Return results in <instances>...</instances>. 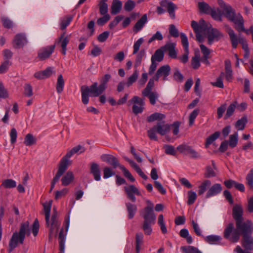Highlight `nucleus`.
I'll use <instances>...</instances> for the list:
<instances>
[{"mask_svg":"<svg viewBox=\"0 0 253 253\" xmlns=\"http://www.w3.org/2000/svg\"><path fill=\"white\" fill-rule=\"evenodd\" d=\"M237 105V102L235 101L229 106L224 118L225 120L227 119L233 115L235 111V108H236Z\"/></svg>","mask_w":253,"mask_h":253,"instance_id":"obj_38","label":"nucleus"},{"mask_svg":"<svg viewBox=\"0 0 253 253\" xmlns=\"http://www.w3.org/2000/svg\"><path fill=\"white\" fill-rule=\"evenodd\" d=\"M197 196L195 192L192 190L187 192V204L191 205L193 204L197 199Z\"/></svg>","mask_w":253,"mask_h":253,"instance_id":"obj_48","label":"nucleus"},{"mask_svg":"<svg viewBox=\"0 0 253 253\" xmlns=\"http://www.w3.org/2000/svg\"><path fill=\"white\" fill-rule=\"evenodd\" d=\"M169 33L171 36L174 38H177L179 36L178 31L173 24L169 25Z\"/></svg>","mask_w":253,"mask_h":253,"instance_id":"obj_63","label":"nucleus"},{"mask_svg":"<svg viewBox=\"0 0 253 253\" xmlns=\"http://www.w3.org/2000/svg\"><path fill=\"white\" fill-rule=\"evenodd\" d=\"M200 55L198 53L195 54L191 60V64L194 69H198L200 66Z\"/></svg>","mask_w":253,"mask_h":253,"instance_id":"obj_41","label":"nucleus"},{"mask_svg":"<svg viewBox=\"0 0 253 253\" xmlns=\"http://www.w3.org/2000/svg\"><path fill=\"white\" fill-rule=\"evenodd\" d=\"M223 235L225 239L233 243H236L239 240L238 229L237 227L234 228V225L233 223H230L226 226Z\"/></svg>","mask_w":253,"mask_h":253,"instance_id":"obj_9","label":"nucleus"},{"mask_svg":"<svg viewBox=\"0 0 253 253\" xmlns=\"http://www.w3.org/2000/svg\"><path fill=\"white\" fill-rule=\"evenodd\" d=\"M226 31L229 36L232 46L234 48H236L237 47L238 43L242 45L247 43L244 39L241 37L238 38L234 31L228 26H226Z\"/></svg>","mask_w":253,"mask_h":253,"instance_id":"obj_12","label":"nucleus"},{"mask_svg":"<svg viewBox=\"0 0 253 253\" xmlns=\"http://www.w3.org/2000/svg\"><path fill=\"white\" fill-rule=\"evenodd\" d=\"M26 234L28 235L30 234L28 221L22 223L19 232L13 234L9 243V252H12L17 246L18 243L21 244L23 243Z\"/></svg>","mask_w":253,"mask_h":253,"instance_id":"obj_3","label":"nucleus"},{"mask_svg":"<svg viewBox=\"0 0 253 253\" xmlns=\"http://www.w3.org/2000/svg\"><path fill=\"white\" fill-rule=\"evenodd\" d=\"M204 176L206 178L214 177L216 176V172L210 166H208L206 168Z\"/></svg>","mask_w":253,"mask_h":253,"instance_id":"obj_57","label":"nucleus"},{"mask_svg":"<svg viewBox=\"0 0 253 253\" xmlns=\"http://www.w3.org/2000/svg\"><path fill=\"white\" fill-rule=\"evenodd\" d=\"M11 63L10 61H4L0 66V74H3L6 72Z\"/></svg>","mask_w":253,"mask_h":253,"instance_id":"obj_54","label":"nucleus"},{"mask_svg":"<svg viewBox=\"0 0 253 253\" xmlns=\"http://www.w3.org/2000/svg\"><path fill=\"white\" fill-rule=\"evenodd\" d=\"M126 206L128 212V218L129 219L132 218L134 216L137 210L136 205L135 204L127 202L126 203Z\"/></svg>","mask_w":253,"mask_h":253,"instance_id":"obj_30","label":"nucleus"},{"mask_svg":"<svg viewBox=\"0 0 253 253\" xmlns=\"http://www.w3.org/2000/svg\"><path fill=\"white\" fill-rule=\"evenodd\" d=\"M170 126L165 121H161L147 131L149 138L151 140H158L156 132L161 135H164L169 132Z\"/></svg>","mask_w":253,"mask_h":253,"instance_id":"obj_6","label":"nucleus"},{"mask_svg":"<svg viewBox=\"0 0 253 253\" xmlns=\"http://www.w3.org/2000/svg\"><path fill=\"white\" fill-rule=\"evenodd\" d=\"M103 178L105 179L108 178L112 176H113L115 174V171H114L110 168L109 167H105L103 169Z\"/></svg>","mask_w":253,"mask_h":253,"instance_id":"obj_53","label":"nucleus"},{"mask_svg":"<svg viewBox=\"0 0 253 253\" xmlns=\"http://www.w3.org/2000/svg\"><path fill=\"white\" fill-rule=\"evenodd\" d=\"M138 72L137 70H135L133 73L128 78L127 82L126 83V85L127 87L130 86L133 83H135L138 77Z\"/></svg>","mask_w":253,"mask_h":253,"instance_id":"obj_49","label":"nucleus"},{"mask_svg":"<svg viewBox=\"0 0 253 253\" xmlns=\"http://www.w3.org/2000/svg\"><path fill=\"white\" fill-rule=\"evenodd\" d=\"M72 17H68L63 19L60 23V28L61 30L65 29L72 21Z\"/></svg>","mask_w":253,"mask_h":253,"instance_id":"obj_62","label":"nucleus"},{"mask_svg":"<svg viewBox=\"0 0 253 253\" xmlns=\"http://www.w3.org/2000/svg\"><path fill=\"white\" fill-rule=\"evenodd\" d=\"M55 45H51L40 48L38 53L37 57L40 60L42 61L48 58L53 52Z\"/></svg>","mask_w":253,"mask_h":253,"instance_id":"obj_14","label":"nucleus"},{"mask_svg":"<svg viewBox=\"0 0 253 253\" xmlns=\"http://www.w3.org/2000/svg\"><path fill=\"white\" fill-rule=\"evenodd\" d=\"M222 190V186L220 184L216 183L212 185L208 190L206 195V198H209L210 197L215 196L219 194Z\"/></svg>","mask_w":253,"mask_h":253,"instance_id":"obj_22","label":"nucleus"},{"mask_svg":"<svg viewBox=\"0 0 253 253\" xmlns=\"http://www.w3.org/2000/svg\"><path fill=\"white\" fill-rule=\"evenodd\" d=\"M52 201H49L48 203L43 204V209L45 214V219L46 225L49 228V237L54 230L57 231L60 225V222L58 220V213L56 208L53 209V212L51 216V221H50V211L51 208Z\"/></svg>","mask_w":253,"mask_h":253,"instance_id":"obj_1","label":"nucleus"},{"mask_svg":"<svg viewBox=\"0 0 253 253\" xmlns=\"http://www.w3.org/2000/svg\"><path fill=\"white\" fill-rule=\"evenodd\" d=\"M136 251L137 253H139L140 247L143 243V235L141 233L136 235Z\"/></svg>","mask_w":253,"mask_h":253,"instance_id":"obj_47","label":"nucleus"},{"mask_svg":"<svg viewBox=\"0 0 253 253\" xmlns=\"http://www.w3.org/2000/svg\"><path fill=\"white\" fill-rule=\"evenodd\" d=\"M170 67L169 65H165L160 67L157 71L155 80L158 81L159 79L162 77L163 81H165L168 80V76L170 75Z\"/></svg>","mask_w":253,"mask_h":253,"instance_id":"obj_15","label":"nucleus"},{"mask_svg":"<svg viewBox=\"0 0 253 253\" xmlns=\"http://www.w3.org/2000/svg\"><path fill=\"white\" fill-rule=\"evenodd\" d=\"M127 198L132 202L136 201L135 195L140 196L141 193L138 188L134 185H130L124 187Z\"/></svg>","mask_w":253,"mask_h":253,"instance_id":"obj_17","label":"nucleus"},{"mask_svg":"<svg viewBox=\"0 0 253 253\" xmlns=\"http://www.w3.org/2000/svg\"><path fill=\"white\" fill-rule=\"evenodd\" d=\"M221 237L218 235H209L205 237V241L211 244H217L220 243L221 240Z\"/></svg>","mask_w":253,"mask_h":253,"instance_id":"obj_35","label":"nucleus"},{"mask_svg":"<svg viewBox=\"0 0 253 253\" xmlns=\"http://www.w3.org/2000/svg\"><path fill=\"white\" fill-rule=\"evenodd\" d=\"M164 57V50L161 47L155 51L154 55L151 56V60L160 62L163 60Z\"/></svg>","mask_w":253,"mask_h":253,"instance_id":"obj_33","label":"nucleus"},{"mask_svg":"<svg viewBox=\"0 0 253 253\" xmlns=\"http://www.w3.org/2000/svg\"><path fill=\"white\" fill-rule=\"evenodd\" d=\"M199 113V110L198 109H195L194 110L192 113L189 115V124L190 126L193 125L194 120L195 118L198 116V114Z\"/></svg>","mask_w":253,"mask_h":253,"instance_id":"obj_58","label":"nucleus"},{"mask_svg":"<svg viewBox=\"0 0 253 253\" xmlns=\"http://www.w3.org/2000/svg\"><path fill=\"white\" fill-rule=\"evenodd\" d=\"M85 151V148L79 145L77 146L73 147L70 151L68 152L65 156H64L59 163V166L63 168L64 169L67 170L68 166L71 163L70 161L69 158H71L75 154H81Z\"/></svg>","mask_w":253,"mask_h":253,"instance_id":"obj_8","label":"nucleus"},{"mask_svg":"<svg viewBox=\"0 0 253 253\" xmlns=\"http://www.w3.org/2000/svg\"><path fill=\"white\" fill-rule=\"evenodd\" d=\"M165 115L163 114L155 113L148 116L147 118V121L149 123H151L155 121H161L165 119Z\"/></svg>","mask_w":253,"mask_h":253,"instance_id":"obj_32","label":"nucleus"},{"mask_svg":"<svg viewBox=\"0 0 253 253\" xmlns=\"http://www.w3.org/2000/svg\"><path fill=\"white\" fill-rule=\"evenodd\" d=\"M106 89V87L104 85H100L98 86L97 82L94 83L89 87L83 85L81 88L82 93V101L86 105L89 102V94L93 97H97L101 94Z\"/></svg>","mask_w":253,"mask_h":253,"instance_id":"obj_4","label":"nucleus"},{"mask_svg":"<svg viewBox=\"0 0 253 253\" xmlns=\"http://www.w3.org/2000/svg\"><path fill=\"white\" fill-rule=\"evenodd\" d=\"M74 178V174L71 171H68L61 178L62 185L67 186L71 183Z\"/></svg>","mask_w":253,"mask_h":253,"instance_id":"obj_31","label":"nucleus"},{"mask_svg":"<svg viewBox=\"0 0 253 253\" xmlns=\"http://www.w3.org/2000/svg\"><path fill=\"white\" fill-rule=\"evenodd\" d=\"M198 6L199 11L202 14H209L211 12L215 13V11L212 10L210 5L204 1L198 2Z\"/></svg>","mask_w":253,"mask_h":253,"instance_id":"obj_27","label":"nucleus"},{"mask_svg":"<svg viewBox=\"0 0 253 253\" xmlns=\"http://www.w3.org/2000/svg\"><path fill=\"white\" fill-rule=\"evenodd\" d=\"M203 24H204V20L203 19H201L199 23L194 20L191 22V27L196 33V40L199 42H203L204 40V37L202 35L201 33L206 34L205 31H203L201 28V25Z\"/></svg>","mask_w":253,"mask_h":253,"instance_id":"obj_13","label":"nucleus"},{"mask_svg":"<svg viewBox=\"0 0 253 253\" xmlns=\"http://www.w3.org/2000/svg\"><path fill=\"white\" fill-rule=\"evenodd\" d=\"M160 5L168 12L170 16L175 15L174 11L177 8V7L172 2L168 0H164L160 2Z\"/></svg>","mask_w":253,"mask_h":253,"instance_id":"obj_18","label":"nucleus"},{"mask_svg":"<svg viewBox=\"0 0 253 253\" xmlns=\"http://www.w3.org/2000/svg\"><path fill=\"white\" fill-rule=\"evenodd\" d=\"M140 215L144 219L142 228L145 233L150 235L152 232V226L155 223L156 215L152 209V205L150 207H146L140 211Z\"/></svg>","mask_w":253,"mask_h":253,"instance_id":"obj_2","label":"nucleus"},{"mask_svg":"<svg viewBox=\"0 0 253 253\" xmlns=\"http://www.w3.org/2000/svg\"><path fill=\"white\" fill-rule=\"evenodd\" d=\"M101 158L103 161L108 163L114 169L119 167L123 171L124 175L130 181L134 182L135 181V178L132 176L130 172L124 166L120 165L118 160L114 156L111 155L104 154L101 156Z\"/></svg>","mask_w":253,"mask_h":253,"instance_id":"obj_7","label":"nucleus"},{"mask_svg":"<svg viewBox=\"0 0 253 253\" xmlns=\"http://www.w3.org/2000/svg\"><path fill=\"white\" fill-rule=\"evenodd\" d=\"M108 0H101L99 3L100 13L104 16H109L107 14L108 8L106 2Z\"/></svg>","mask_w":253,"mask_h":253,"instance_id":"obj_34","label":"nucleus"},{"mask_svg":"<svg viewBox=\"0 0 253 253\" xmlns=\"http://www.w3.org/2000/svg\"><path fill=\"white\" fill-rule=\"evenodd\" d=\"M123 3L120 0H113L110 7V12L112 15L119 14L122 9Z\"/></svg>","mask_w":253,"mask_h":253,"instance_id":"obj_23","label":"nucleus"},{"mask_svg":"<svg viewBox=\"0 0 253 253\" xmlns=\"http://www.w3.org/2000/svg\"><path fill=\"white\" fill-rule=\"evenodd\" d=\"M65 224L66 233L64 234L63 229H62L60 231L58 237L59 248L60 250V253H63L64 252L66 233L68 230L70 224V220L69 217L65 220Z\"/></svg>","mask_w":253,"mask_h":253,"instance_id":"obj_16","label":"nucleus"},{"mask_svg":"<svg viewBox=\"0 0 253 253\" xmlns=\"http://www.w3.org/2000/svg\"><path fill=\"white\" fill-rule=\"evenodd\" d=\"M24 94L27 97H31L33 95V88L29 84H26L24 87Z\"/></svg>","mask_w":253,"mask_h":253,"instance_id":"obj_56","label":"nucleus"},{"mask_svg":"<svg viewBox=\"0 0 253 253\" xmlns=\"http://www.w3.org/2000/svg\"><path fill=\"white\" fill-rule=\"evenodd\" d=\"M135 6V3L131 0H127L124 4V9L125 11H131Z\"/></svg>","mask_w":253,"mask_h":253,"instance_id":"obj_50","label":"nucleus"},{"mask_svg":"<svg viewBox=\"0 0 253 253\" xmlns=\"http://www.w3.org/2000/svg\"><path fill=\"white\" fill-rule=\"evenodd\" d=\"M243 209L241 206L236 205L233 209V216L236 220V223L243 221Z\"/></svg>","mask_w":253,"mask_h":253,"instance_id":"obj_25","label":"nucleus"},{"mask_svg":"<svg viewBox=\"0 0 253 253\" xmlns=\"http://www.w3.org/2000/svg\"><path fill=\"white\" fill-rule=\"evenodd\" d=\"M211 185V182L209 180H204L199 186L198 195L203 194L207 190V188Z\"/></svg>","mask_w":253,"mask_h":253,"instance_id":"obj_44","label":"nucleus"},{"mask_svg":"<svg viewBox=\"0 0 253 253\" xmlns=\"http://www.w3.org/2000/svg\"><path fill=\"white\" fill-rule=\"evenodd\" d=\"M201 28L205 31L206 37L208 38L209 44H212L214 42L218 41L223 37V34L218 29L213 28L210 23H207L204 21V24L201 25Z\"/></svg>","mask_w":253,"mask_h":253,"instance_id":"obj_5","label":"nucleus"},{"mask_svg":"<svg viewBox=\"0 0 253 253\" xmlns=\"http://www.w3.org/2000/svg\"><path fill=\"white\" fill-rule=\"evenodd\" d=\"M147 22V17H142L135 24L133 31L135 32H137L141 29L143 27L145 23Z\"/></svg>","mask_w":253,"mask_h":253,"instance_id":"obj_46","label":"nucleus"},{"mask_svg":"<svg viewBox=\"0 0 253 253\" xmlns=\"http://www.w3.org/2000/svg\"><path fill=\"white\" fill-rule=\"evenodd\" d=\"M174 79L179 82H182L183 80V76L178 69H175L173 73Z\"/></svg>","mask_w":253,"mask_h":253,"instance_id":"obj_64","label":"nucleus"},{"mask_svg":"<svg viewBox=\"0 0 253 253\" xmlns=\"http://www.w3.org/2000/svg\"><path fill=\"white\" fill-rule=\"evenodd\" d=\"M124 158L126 161L132 168H133L137 173L144 179L146 180L148 178V177L146 175L144 174V173L142 171L139 167L132 160L128 159L126 157H124Z\"/></svg>","mask_w":253,"mask_h":253,"instance_id":"obj_26","label":"nucleus"},{"mask_svg":"<svg viewBox=\"0 0 253 253\" xmlns=\"http://www.w3.org/2000/svg\"><path fill=\"white\" fill-rule=\"evenodd\" d=\"M1 186L5 188H12L16 186V183L12 179H7L2 181Z\"/></svg>","mask_w":253,"mask_h":253,"instance_id":"obj_45","label":"nucleus"},{"mask_svg":"<svg viewBox=\"0 0 253 253\" xmlns=\"http://www.w3.org/2000/svg\"><path fill=\"white\" fill-rule=\"evenodd\" d=\"M224 76V73L223 72H221L220 73V76L217 78L216 81L214 83H212V84L213 86L219 87V88H223L224 85L222 82V78Z\"/></svg>","mask_w":253,"mask_h":253,"instance_id":"obj_51","label":"nucleus"},{"mask_svg":"<svg viewBox=\"0 0 253 253\" xmlns=\"http://www.w3.org/2000/svg\"><path fill=\"white\" fill-rule=\"evenodd\" d=\"M228 20L233 22L235 28L239 32L245 31L244 27L243 17H226Z\"/></svg>","mask_w":253,"mask_h":253,"instance_id":"obj_19","label":"nucleus"},{"mask_svg":"<svg viewBox=\"0 0 253 253\" xmlns=\"http://www.w3.org/2000/svg\"><path fill=\"white\" fill-rule=\"evenodd\" d=\"M165 151L167 154L174 156L176 154V151L174 147L171 145H167L164 146Z\"/></svg>","mask_w":253,"mask_h":253,"instance_id":"obj_61","label":"nucleus"},{"mask_svg":"<svg viewBox=\"0 0 253 253\" xmlns=\"http://www.w3.org/2000/svg\"><path fill=\"white\" fill-rule=\"evenodd\" d=\"M217 3L223 12L227 16H234V10L229 4L226 3L223 0H217Z\"/></svg>","mask_w":253,"mask_h":253,"instance_id":"obj_20","label":"nucleus"},{"mask_svg":"<svg viewBox=\"0 0 253 253\" xmlns=\"http://www.w3.org/2000/svg\"><path fill=\"white\" fill-rule=\"evenodd\" d=\"M248 122L246 116L243 117L238 120L235 124V127L238 130H242L244 129L246 124Z\"/></svg>","mask_w":253,"mask_h":253,"instance_id":"obj_40","label":"nucleus"},{"mask_svg":"<svg viewBox=\"0 0 253 253\" xmlns=\"http://www.w3.org/2000/svg\"><path fill=\"white\" fill-rule=\"evenodd\" d=\"M65 32L61 35L59 39V43H60L61 47H62V53L63 55L66 53V46L69 42V39L67 36H65Z\"/></svg>","mask_w":253,"mask_h":253,"instance_id":"obj_29","label":"nucleus"},{"mask_svg":"<svg viewBox=\"0 0 253 253\" xmlns=\"http://www.w3.org/2000/svg\"><path fill=\"white\" fill-rule=\"evenodd\" d=\"M9 135L10 137L11 143L12 144H14L16 141V139L17 137V132L15 128H12V129H11Z\"/></svg>","mask_w":253,"mask_h":253,"instance_id":"obj_60","label":"nucleus"},{"mask_svg":"<svg viewBox=\"0 0 253 253\" xmlns=\"http://www.w3.org/2000/svg\"><path fill=\"white\" fill-rule=\"evenodd\" d=\"M66 170L64 169L63 168L59 166L58 170L56 172L55 176L54 177L51 183V188L49 190V192H51L53 189L54 188L56 183L58 181L60 177L63 175V174L65 172Z\"/></svg>","mask_w":253,"mask_h":253,"instance_id":"obj_28","label":"nucleus"},{"mask_svg":"<svg viewBox=\"0 0 253 253\" xmlns=\"http://www.w3.org/2000/svg\"><path fill=\"white\" fill-rule=\"evenodd\" d=\"M176 44L174 42H169L166 44L164 46L161 47V48L165 51H172L175 49Z\"/></svg>","mask_w":253,"mask_h":253,"instance_id":"obj_59","label":"nucleus"},{"mask_svg":"<svg viewBox=\"0 0 253 253\" xmlns=\"http://www.w3.org/2000/svg\"><path fill=\"white\" fill-rule=\"evenodd\" d=\"M27 43L25 35L23 34H18L15 35L13 40V47L20 48L23 47Z\"/></svg>","mask_w":253,"mask_h":253,"instance_id":"obj_21","label":"nucleus"},{"mask_svg":"<svg viewBox=\"0 0 253 253\" xmlns=\"http://www.w3.org/2000/svg\"><path fill=\"white\" fill-rule=\"evenodd\" d=\"M36 138L32 134L28 133L25 136L24 143L27 146H30L36 144Z\"/></svg>","mask_w":253,"mask_h":253,"instance_id":"obj_37","label":"nucleus"},{"mask_svg":"<svg viewBox=\"0 0 253 253\" xmlns=\"http://www.w3.org/2000/svg\"><path fill=\"white\" fill-rule=\"evenodd\" d=\"M177 150L180 153L188 156L191 159L197 160L202 158V156L199 152L187 145H180L177 146Z\"/></svg>","mask_w":253,"mask_h":253,"instance_id":"obj_10","label":"nucleus"},{"mask_svg":"<svg viewBox=\"0 0 253 253\" xmlns=\"http://www.w3.org/2000/svg\"><path fill=\"white\" fill-rule=\"evenodd\" d=\"M129 105L131 104H133L132 106V112L135 115L141 113L143 111V106L145 105L144 101L143 99L137 96H133L128 101Z\"/></svg>","mask_w":253,"mask_h":253,"instance_id":"obj_11","label":"nucleus"},{"mask_svg":"<svg viewBox=\"0 0 253 253\" xmlns=\"http://www.w3.org/2000/svg\"><path fill=\"white\" fill-rule=\"evenodd\" d=\"M180 35L181 40V43L184 50H189V42L186 35L183 33H181Z\"/></svg>","mask_w":253,"mask_h":253,"instance_id":"obj_52","label":"nucleus"},{"mask_svg":"<svg viewBox=\"0 0 253 253\" xmlns=\"http://www.w3.org/2000/svg\"><path fill=\"white\" fill-rule=\"evenodd\" d=\"M180 250L184 253H202L197 248L191 246L181 247Z\"/></svg>","mask_w":253,"mask_h":253,"instance_id":"obj_39","label":"nucleus"},{"mask_svg":"<svg viewBox=\"0 0 253 253\" xmlns=\"http://www.w3.org/2000/svg\"><path fill=\"white\" fill-rule=\"evenodd\" d=\"M90 173L93 175L95 180L99 181L101 179V171L97 164L93 163L91 164Z\"/></svg>","mask_w":253,"mask_h":253,"instance_id":"obj_24","label":"nucleus"},{"mask_svg":"<svg viewBox=\"0 0 253 253\" xmlns=\"http://www.w3.org/2000/svg\"><path fill=\"white\" fill-rule=\"evenodd\" d=\"M238 142V134L237 132H235L229 136V141H228V144L229 147L232 148L235 147L237 145Z\"/></svg>","mask_w":253,"mask_h":253,"instance_id":"obj_36","label":"nucleus"},{"mask_svg":"<svg viewBox=\"0 0 253 253\" xmlns=\"http://www.w3.org/2000/svg\"><path fill=\"white\" fill-rule=\"evenodd\" d=\"M220 132L218 131H215L214 133L209 136L206 140L205 146L208 148L214 141L217 139L220 136Z\"/></svg>","mask_w":253,"mask_h":253,"instance_id":"obj_43","label":"nucleus"},{"mask_svg":"<svg viewBox=\"0 0 253 253\" xmlns=\"http://www.w3.org/2000/svg\"><path fill=\"white\" fill-rule=\"evenodd\" d=\"M247 184L251 189L253 187V168L252 169L246 178Z\"/></svg>","mask_w":253,"mask_h":253,"instance_id":"obj_55","label":"nucleus"},{"mask_svg":"<svg viewBox=\"0 0 253 253\" xmlns=\"http://www.w3.org/2000/svg\"><path fill=\"white\" fill-rule=\"evenodd\" d=\"M64 80L62 75H59L58 76L57 81L56 84V90L58 93H61L64 88Z\"/></svg>","mask_w":253,"mask_h":253,"instance_id":"obj_42","label":"nucleus"}]
</instances>
